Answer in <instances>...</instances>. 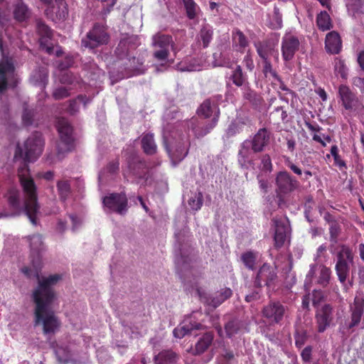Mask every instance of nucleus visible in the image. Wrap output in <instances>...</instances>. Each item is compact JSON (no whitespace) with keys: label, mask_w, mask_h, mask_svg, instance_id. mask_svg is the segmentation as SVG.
<instances>
[{"label":"nucleus","mask_w":364,"mask_h":364,"mask_svg":"<svg viewBox=\"0 0 364 364\" xmlns=\"http://www.w3.org/2000/svg\"><path fill=\"white\" fill-rule=\"evenodd\" d=\"M61 279L60 274L50 275L39 281L33 290L32 299L35 304L34 325H42L45 335H53L60 327V321L52 309L56 299V294L53 287Z\"/></svg>","instance_id":"nucleus-1"},{"label":"nucleus","mask_w":364,"mask_h":364,"mask_svg":"<svg viewBox=\"0 0 364 364\" xmlns=\"http://www.w3.org/2000/svg\"><path fill=\"white\" fill-rule=\"evenodd\" d=\"M18 176L23 188L24 200H21L20 192L11 189L9 192L8 201L11 208L16 212L15 215L25 213L33 225L38 224L37 215L40 213V205L38 203L37 188L33 179L29 173L26 164L18 168ZM14 215V214H12Z\"/></svg>","instance_id":"nucleus-2"},{"label":"nucleus","mask_w":364,"mask_h":364,"mask_svg":"<svg viewBox=\"0 0 364 364\" xmlns=\"http://www.w3.org/2000/svg\"><path fill=\"white\" fill-rule=\"evenodd\" d=\"M275 193L279 208L284 209L289 206V196L299 186V182L286 171H279L275 177Z\"/></svg>","instance_id":"nucleus-3"},{"label":"nucleus","mask_w":364,"mask_h":364,"mask_svg":"<svg viewBox=\"0 0 364 364\" xmlns=\"http://www.w3.org/2000/svg\"><path fill=\"white\" fill-rule=\"evenodd\" d=\"M43 146L44 139L42 134L34 132L26 140L23 147L19 144L17 145L14 158L19 157L23 159L21 167H23L24 164L28 167L27 162L35 161L42 154Z\"/></svg>","instance_id":"nucleus-4"},{"label":"nucleus","mask_w":364,"mask_h":364,"mask_svg":"<svg viewBox=\"0 0 364 364\" xmlns=\"http://www.w3.org/2000/svg\"><path fill=\"white\" fill-rule=\"evenodd\" d=\"M28 240L30 242L32 267H24L21 269V272L28 278H36L38 284L39 281L44 278L41 277L39 273L42 264L41 254L45 250V246L41 235L28 236Z\"/></svg>","instance_id":"nucleus-5"},{"label":"nucleus","mask_w":364,"mask_h":364,"mask_svg":"<svg viewBox=\"0 0 364 364\" xmlns=\"http://www.w3.org/2000/svg\"><path fill=\"white\" fill-rule=\"evenodd\" d=\"M59 141L56 143L57 156L62 159L64 154L74 149L73 128L65 118L58 119L56 124Z\"/></svg>","instance_id":"nucleus-6"},{"label":"nucleus","mask_w":364,"mask_h":364,"mask_svg":"<svg viewBox=\"0 0 364 364\" xmlns=\"http://www.w3.org/2000/svg\"><path fill=\"white\" fill-rule=\"evenodd\" d=\"M175 237L176 240L174 247L175 262L177 269L183 272L189 267L192 248L188 236L184 232L181 231L176 233Z\"/></svg>","instance_id":"nucleus-7"},{"label":"nucleus","mask_w":364,"mask_h":364,"mask_svg":"<svg viewBox=\"0 0 364 364\" xmlns=\"http://www.w3.org/2000/svg\"><path fill=\"white\" fill-rule=\"evenodd\" d=\"M163 144L166 152L175 165L181 161L188 155L191 144L190 141H188V144H186L183 137L180 136L178 139H176L165 134L163 136Z\"/></svg>","instance_id":"nucleus-8"},{"label":"nucleus","mask_w":364,"mask_h":364,"mask_svg":"<svg viewBox=\"0 0 364 364\" xmlns=\"http://www.w3.org/2000/svg\"><path fill=\"white\" fill-rule=\"evenodd\" d=\"M110 36L107 28L99 23L93 25L87 33L85 37L81 40V46L90 50H94L100 46L108 44Z\"/></svg>","instance_id":"nucleus-9"},{"label":"nucleus","mask_w":364,"mask_h":364,"mask_svg":"<svg viewBox=\"0 0 364 364\" xmlns=\"http://www.w3.org/2000/svg\"><path fill=\"white\" fill-rule=\"evenodd\" d=\"M353 264V254L352 250L346 245H341L336 255V264L335 269L339 282L345 284L349 276L350 265Z\"/></svg>","instance_id":"nucleus-10"},{"label":"nucleus","mask_w":364,"mask_h":364,"mask_svg":"<svg viewBox=\"0 0 364 364\" xmlns=\"http://www.w3.org/2000/svg\"><path fill=\"white\" fill-rule=\"evenodd\" d=\"M152 46L156 49L153 53V57L159 61H165L169 55L168 48L175 51L176 45L172 36L161 33H157L152 37Z\"/></svg>","instance_id":"nucleus-11"},{"label":"nucleus","mask_w":364,"mask_h":364,"mask_svg":"<svg viewBox=\"0 0 364 364\" xmlns=\"http://www.w3.org/2000/svg\"><path fill=\"white\" fill-rule=\"evenodd\" d=\"M102 203L107 213H115L120 215H124L129 208L127 197L123 192L112 193L105 196Z\"/></svg>","instance_id":"nucleus-12"},{"label":"nucleus","mask_w":364,"mask_h":364,"mask_svg":"<svg viewBox=\"0 0 364 364\" xmlns=\"http://www.w3.org/2000/svg\"><path fill=\"white\" fill-rule=\"evenodd\" d=\"M277 279V274L275 268L264 263L259 269L253 282L254 288L262 289L264 282L267 287L274 285Z\"/></svg>","instance_id":"nucleus-13"},{"label":"nucleus","mask_w":364,"mask_h":364,"mask_svg":"<svg viewBox=\"0 0 364 364\" xmlns=\"http://www.w3.org/2000/svg\"><path fill=\"white\" fill-rule=\"evenodd\" d=\"M127 164L130 172L139 178H146L149 174L146 161L136 153H130L127 158Z\"/></svg>","instance_id":"nucleus-14"},{"label":"nucleus","mask_w":364,"mask_h":364,"mask_svg":"<svg viewBox=\"0 0 364 364\" xmlns=\"http://www.w3.org/2000/svg\"><path fill=\"white\" fill-rule=\"evenodd\" d=\"M333 308L329 304H325L316 311L317 330L319 333L324 332L331 326L333 320Z\"/></svg>","instance_id":"nucleus-15"},{"label":"nucleus","mask_w":364,"mask_h":364,"mask_svg":"<svg viewBox=\"0 0 364 364\" xmlns=\"http://www.w3.org/2000/svg\"><path fill=\"white\" fill-rule=\"evenodd\" d=\"M286 307L279 301H270L262 310V316L274 323H280L284 316Z\"/></svg>","instance_id":"nucleus-16"},{"label":"nucleus","mask_w":364,"mask_h":364,"mask_svg":"<svg viewBox=\"0 0 364 364\" xmlns=\"http://www.w3.org/2000/svg\"><path fill=\"white\" fill-rule=\"evenodd\" d=\"M338 95L342 105L346 110H356L361 105L358 97L349 87L341 85L338 87Z\"/></svg>","instance_id":"nucleus-17"},{"label":"nucleus","mask_w":364,"mask_h":364,"mask_svg":"<svg viewBox=\"0 0 364 364\" xmlns=\"http://www.w3.org/2000/svg\"><path fill=\"white\" fill-rule=\"evenodd\" d=\"M46 16L53 21L65 20L68 16V9L65 0L62 3L53 2L44 11Z\"/></svg>","instance_id":"nucleus-18"},{"label":"nucleus","mask_w":364,"mask_h":364,"mask_svg":"<svg viewBox=\"0 0 364 364\" xmlns=\"http://www.w3.org/2000/svg\"><path fill=\"white\" fill-rule=\"evenodd\" d=\"M138 40L134 36H126L122 38L114 50L119 59H124L129 55V50L137 47Z\"/></svg>","instance_id":"nucleus-19"},{"label":"nucleus","mask_w":364,"mask_h":364,"mask_svg":"<svg viewBox=\"0 0 364 364\" xmlns=\"http://www.w3.org/2000/svg\"><path fill=\"white\" fill-rule=\"evenodd\" d=\"M255 154L252 149V144L249 139L245 140L240 145L238 152V163L243 168H248L249 166L255 165L252 155Z\"/></svg>","instance_id":"nucleus-20"},{"label":"nucleus","mask_w":364,"mask_h":364,"mask_svg":"<svg viewBox=\"0 0 364 364\" xmlns=\"http://www.w3.org/2000/svg\"><path fill=\"white\" fill-rule=\"evenodd\" d=\"M299 41L293 36H285L282 40V50L284 60H291L299 47Z\"/></svg>","instance_id":"nucleus-21"},{"label":"nucleus","mask_w":364,"mask_h":364,"mask_svg":"<svg viewBox=\"0 0 364 364\" xmlns=\"http://www.w3.org/2000/svg\"><path fill=\"white\" fill-rule=\"evenodd\" d=\"M215 127V121L204 122L198 119H192L190 121L189 127L196 139H200L210 132Z\"/></svg>","instance_id":"nucleus-22"},{"label":"nucleus","mask_w":364,"mask_h":364,"mask_svg":"<svg viewBox=\"0 0 364 364\" xmlns=\"http://www.w3.org/2000/svg\"><path fill=\"white\" fill-rule=\"evenodd\" d=\"M274 224V247L277 249L282 247L287 239V235L289 230L288 222L282 221L281 220L273 219Z\"/></svg>","instance_id":"nucleus-23"},{"label":"nucleus","mask_w":364,"mask_h":364,"mask_svg":"<svg viewBox=\"0 0 364 364\" xmlns=\"http://www.w3.org/2000/svg\"><path fill=\"white\" fill-rule=\"evenodd\" d=\"M269 135L265 128L260 129L254 136L250 142L252 144V149L255 153H259L264 150V148L268 144Z\"/></svg>","instance_id":"nucleus-24"},{"label":"nucleus","mask_w":364,"mask_h":364,"mask_svg":"<svg viewBox=\"0 0 364 364\" xmlns=\"http://www.w3.org/2000/svg\"><path fill=\"white\" fill-rule=\"evenodd\" d=\"M325 48L328 53L331 54H337L340 52L341 40L337 32L331 31L326 35Z\"/></svg>","instance_id":"nucleus-25"},{"label":"nucleus","mask_w":364,"mask_h":364,"mask_svg":"<svg viewBox=\"0 0 364 364\" xmlns=\"http://www.w3.org/2000/svg\"><path fill=\"white\" fill-rule=\"evenodd\" d=\"M214 339L213 331L205 332L202 335L196 343L195 348L193 350V355H197L203 353L212 344Z\"/></svg>","instance_id":"nucleus-26"},{"label":"nucleus","mask_w":364,"mask_h":364,"mask_svg":"<svg viewBox=\"0 0 364 364\" xmlns=\"http://www.w3.org/2000/svg\"><path fill=\"white\" fill-rule=\"evenodd\" d=\"M140 139L141 149L146 155L153 156L156 154L157 145L155 142L153 134H143Z\"/></svg>","instance_id":"nucleus-27"},{"label":"nucleus","mask_w":364,"mask_h":364,"mask_svg":"<svg viewBox=\"0 0 364 364\" xmlns=\"http://www.w3.org/2000/svg\"><path fill=\"white\" fill-rule=\"evenodd\" d=\"M14 18L19 23H26L31 16V11L21 1L15 4L13 11Z\"/></svg>","instance_id":"nucleus-28"},{"label":"nucleus","mask_w":364,"mask_h":364,"mask_svg":"<svg viewBox=\"0 0 364 364\" xmlns=\"http://www.w3.org/2000/svg\"><path fill=\"white\" fill-rule=\"evenodd\" d=\"M205 326L201 324L200 323L197 322H190L188 324L183 325L181 327L176 328L173 331L174 337L177 338H182L186 335L191 333L193 330H204L205 329Z\"/></svg>","instance_id":"nucleus-29"},{"label":"nucleus","mask_w":364,"mask_h":364,"mask_svg":"<svg viewBox=\"0 0 364 364\" xmlns=\"http://www.w3.org/2000/svg\"><path fill=\"white\" fill-rule=\"evenodd\" d=\"M232 295V291L230 288L225 287L218 291L215 296L208 298V303L213 308H216L230 298Z\"/></svg>","instance_id":"nucleus-30"},{"label":"nucleus","mask_w":364,"mask_h":364,"mask_svg":"<svg viewBox=\"0 0 364 364\" xmlns=\"http://www.w3.org/2000/svg\"><path fill=\"white\" fill-rule=\"evenodd\" d=\"M178 355L171 350H163L154 358L155 364H174Z\"/></svg>","instance_id":"nucleus-31"},{"label":"nucleus","mask_w":364,"mask_h":364,"mask_svg":"<svg viewBox=\"0 0 364 364\" xmlns=\"http://www.w3.org/2000/svg\"><path fill=\"white\" fill-rule=\"evenodd\" d=\"M36 27L37 33L41 36V45H43L44 41L51 39L53 37V30L41 18L36 20Z\"/></svg>","instance_id":"nucleus-32"},{"label":"nucleus","mask_w":364,"mask_h":364,"mask_svg":"<svg viewBox=\"0 0 364 364\" xmlns=\"http://www.w3.org/2000/svg\"><path fill=\"white\" fill-rule=\"evenodd\" d=\"M346 6L348 14L355 18L364 14V0H348Z\"/></svg>","instance_id":"nucleus-33"},{"label":"nucleus","mask_w":364,"mask_h":364,"mask_svg":"<svg viewBox=\"0 0 364 364\" xmlns=\"http://www.w3.org/2000/svg\"><path fill=\"white\" fill-rule=\"evenodd\" d=\"M37 111L35 108L29 107L28 104H23V110L22 113V123L26 127L33 124Z\"/></svg>","instance_id":"nucleus-34"},{"label":"nucleus","mask_w":364,"mask_h":364,"mask_svg":"<svg viewBox=\"0 0 364 364\" xmlns=\"http://www.w3.org/2000/svg\"><path fill=\"white\" fill-rule=\"evenodd\" d=\"M232 69V74L230 79L232 83L237 86L241 87L247 82V76L243 73L242 67L240 65H236L235 68H231Z\"/></svg>","instance_id":"nucleus-35"},{"label":"nucleus","mask_w":364,"mask_h":364,"mask_svg":"<svg viewBox=\"0 0 364 364\" xmlns=\"http://www.w3.org/2000/svg\"><path fill=\"white\" fill-rule=\"evenodd\" d=\"M257 255L253 251H247L241 255L240 259L244 265L250 270H254L256 267V261Z\"/></svg>","instance_id":"nucleus-36"},{"label":"nucleus","mask_w":364,"mask_h":364,"mask_svg":"<svg viewBox=\"0 0 364 364\" xmlns=\"http://www.w3.org/2000/svg\"><path fill=\"white\" fill-rule=\"evenodd\" d=\"M316 23L318 28L323 31L330 30L333 26L330 16L326 11H321L317 16Z\"/></svg>","instance_id":"nucleus-37"},{"label":"nucleus","mask_w":364,"mask_h":364,"mask_svg":"<svg viewBox=\"0 0 364 364\" xmlns=\"http://www.w3.org/2000/svg\"><path fill=\"white\" fill-rule=\"evenodd\" d=\"M143 60L139 58L132 57L128 59V63L125 64L127 68L133 72V74H140L144 72Z\"/></svg>","instance_id":"nucleus-38"},{"label":"nucleus","mask_w":364,"mask_h":364,"mask_svg":"<svg viewBox=\"0 0 364 364\" xmlns=\"http://www.w3.org/2000/svg\"><path fill=\"white\" fill-rule=\"evenodd\" d=\"M199 117H203L205 119L209 118L213 113L212 102L210 99H207L200 105L196 111Z\"/></svg>","instance_id":"nucleus-39"},{"label":"nucleus","mask_w":364,"mask_h":364,"mask_svg":"<svg viewBox=\"0 0 364 364\" xmlns=\"http://www.w3.org/2000/svg\"><path fill=\"white\" fill-rule=\"evenodd\" d=\"M213 36V29L208 26H203L199 33V37L203 43V47L206 48L208 47Z\"/></svg>","instance_id":"nucleus-40"},{"label":"nucleus","mask_w":364,"mask_h":364,"mask_svg":"<svg viewBox=\"0 0 364 364\" xmlns=\"http://www.w3.org/2000/svg\"><path fill=\"white\" fill-rule=\"evenodd\" d=\"M57 189L60 198L65 201L71 193V187L68 181H58L57 182Z\"/></svg>","instance_id":"nucleus-41"},{"label":"nucleus","mask_w":364,"mask_h":364,"mask_svg":"<svg viewBox=\"0 0 364 364\" xmlns=\"http://www.w3.org/2000/svg\"><path fill=\"white\" fill-rule=\"evenodd\" d=\"M257 52L259 56L263 60H266L269 59V56L272 55L274 52L273 47L269 43H258L256 46Z\"/></svg>","instance_id":"nucleus-42"},{"label":"nucleus","mask_w":364,"mask_h":364,"mask_svg":"<svg viewBox=\"0 0 364 364\" xmlns=\"http://www.w3.org/2000/svg\"><path fill=\"white\" fill-rule=\"evenodd\" d=\"M59 80L61 84L70 85L80 84V78L70 71H65L62 73L60 76Z\"/></svg>","instance_id":"nucleus-43"},{"label":"nucleus","mask_w":364,"mask_h":364,"mask_svg":"<svg viewBox=\"0 0 364 364\" xmlns=\"http://www.w3.org/2000/svg\"><path fill=\"white\" fill-rule=\"evenodd\" d=\"M309 338L307 331L298 328L294 333L295 345L297 348H301L304 346Z\"/></svg>","instance_id":"nucleus-44"},{"label":"nucleus","mask_w":364,"mask_h":364,"mask_svg":"<svg viewBox=\"0 0 364 364\" xmlns=\"http://www.w3.org/2000/svg\"><path fill=\"white\" fill-rule=\"evenodd\" d=\"M243 97L255 107L260 106L263 101L262 97L251 89H247Z\"/></svg>","instance_id":"nucleus-45"},{"label":"nucleus","mask_w":364,"mask_h":364,"mask_svg":"<svg viewBox=\"0 0 364 364\" xmlns=\"http://www.w3.org/2000/svg\"><path fill=\"white\" fill-rule=\"evenodd\" d=\"M188 203L193 210L197 211L200 210L203 203V193L200 191L194 193V195L188 199Z\"/></svg>","instance_id":"nucleus-46"},{"label":"nucleus","mask_w":364,"mask_h":364,"mask_svg":"<svg viewBox=\"0 0 364 364\" xmlns=\"http://www.w3.org/2000/svg\"><path fill=\"white\" fill-rule=\"evenodd\" d=\"M58 360L65 364L71 358V353L67 347L59 346L55 349Z\"/></svg>","instance_id":"nucleus-47"},{"label":"nucleus","mask_w":364,"mask_h":364,"mask_svg":"<svg viewBox=\"0 0 364 364\" xmlns=\"http://www.w3.org/2000/svg\"><path fill=\"white\" fill-rule=\"evenodd\" d=\"M240 322L237 319H232L225 325L227 336L231 338L236 334L240 328Z\"/></svg>","instance_id":"nucleus-48"},{"label":"nucleus","mask_w":364,"mask_h":364,"mask_svg":"<svg viewBox=\"0 0 364 364\" xmlns=\"http://www.w3.org/2000/svg\"><path fill=\"white\" fill-rule=\"evenodd\" d=\"M331 271L330 268L322 266L320 270V274L318 279V282L323 287H326L331 279Z\"/></svg>","instance_id":"nucleus-49"},{"label":"nucleus","mask_w":364,"mask_h":364,"mask_svg":"<svg viewBox=\"0 0 364 364\" xmlns=\"http://www.w3.org/2000/svg\"><path fill=\"white\" fill-rule=\"evenodd\" d=\"M213 59L215 66L232 68L230 59L225 58L222 53H214Z\"/></svg>","instance_id":"nucleus-50"},{"label":"nucleus","mask_w":364,"mask_h":364,"mask_svg":"<svg viewBox=\"0 0 364 364\" xmlns=\"http://www.w3.org/2000/svg\"><path fill=\"white\" fill-rule=\"evenodd\" d=\"M232 40L242 48H245L248 45L246 36L239 29H235V31H233Z\"/></svg>","instance_id":"nucleus-51"},{"label":"nucleus","mask_w":364,"mask_h":364,"mask_svg":"<svg viewBox=\"0 0 364 364\" xmlns=\"http://www.w3.org/2000/svg\"><path fill=\"white\" fill-rule=\"evenodd\" d=\"M311 294V299L312 301L313 306L318 309H319L321 303L324 299V293L321 290L314 289Z\"/></svg>","instance_id":"nucleus-52"},{"label":"nucleus","mask_w":364,"mask_h":364,"mask_svg":"<svg viewBox=\"0 0 364 364\" xmlns=\"http://www.w3.org/2000/svg\"><path fill=\"white\" fill-rule=\"evenodd\" d=\"M187 16L189 19H193L196 16L197 4L193 0H183Z\"/></svg>","instance_id":"nucleus-53"},{"label":"nucleus","mask_w":364,"mask_h":364,"mask_svg":"<svg viewBox=\"0 0 364 364\" xmlns=\"http://www.w3.org/2000/svg\"><path fill=\"white\" fill-rule=\"evenodd\" d=\"M341 232V228L338 223H333L332 225H331L329 228L331 242H332L334 244L337 243L338 237L340 235Z\"/></svg>","instance_id":"nucleus-54"},{"label":"nucleus","mask_w":364,"mask_h":364,"mask_svg":"<svg viewBox=\"0 0 364 364\" xmlns=\"http://www.w3.org/2000/svg\"><path fill=\"white\" fill-rule=\"evenodd\" d=\"M52 96L55 100H60L68 97L70 92L65 87H58L53 90Z\"/></svg>","instance_id":"nucleus-55"},{"label":"nucleus","mask_w":364,"mask_h":364,"mask_svg":"<svg viewBox=\"0 0 364 364\" xmlns=\"http://www.w3.org/2000/svg\"><path fill=\"white\" fill-rule=\"evenodd\" d=\"M351 309L362 313L363 314L364 311V296L363 294H359L355 296L353 301V305L351 306Z\"/></svg>","instance_id":"nucleus-56"},{"label":"nucleus","mask_w":364,"mask_h":364,"mask_svg":"<svg viewBox=\"0 0 364 364\" xmlns=\"http://www.w3.org/2000/svg\"><path fill=\"white\" fill-rule=\"evenodd\" d=\"M261 170L262 171L272 172V164L269 154H264L261 158Z\"/></svg>","instance_id":"nucleus-57"},{"label":"nucleus","mask_w":364,"mask_h":364,"mask_svg":"<svg viewBox=\"0 0 364 364\" xmlns=\"http://www.w3.org/2000/svg\"><path fill=\"white\" fill-rule=\"evenodd\" d=\"M351 315H350V323L348 325V328H353L355 326H357L360 322L363 314L360 313L353 309L350 308Z\"/></svg>","instance_id":"nucleus-58"},{"label":"nucleus","mask_w":364,"mask_h":364,"mask_svg":"<svg viewBox=\"0 0 364 364\" xmlns=\"http://www.w3.org/2000/svg\"><path fill=\"white\" fill-rule=\"evenodd\" d=\"M263 73L265 75L269 73L272 76L277 80H280V77L277 75V72L272 69L270 60H263Z\"/></svg>","instance_id":"nucleus-59"},{"label":"nucleus","mask_w":364,"mask_h":364,"mask_svg":"<svg viewBox=\"0 0 364 364\" xmlns=\"http://www.w3.org/2000/svg\"><path fill=\"white\" fill-rule=\"evenodd\" d=\"M74 63V59L70 55H67L64 60H60L58 63V68L61 70H65L71 67Z\"/></svg>","instance_id":"nucleus-60"},{"label":"nucleus","mask_w":364,"mask_h":364,"mask_svg":"<svg viewBox=\"0 0 364 364\" xmlns=\"http://www.w3.org/2000/svg\"><path fill=\"white\" fill-rule=\"evenodd\" d=\"M331 154L333 156L335 164L339 166H346L345 162L338 155V149L336 145H333L331 148Z\"/></svg>","instance_id":"nucleus-61"},{"label":"nucleus","mask_w":364,"mask_h":364,"mask_svg":"<svg viewBox=\"0 0 364 364\" xmlns=\"http://www.w3.org/2000/svg\"><path fill=\"white\" fill-rule=\"evenodd\" d=\"M257 179L258 181L260 189L264 193H267L269 189L268 181L263 177V175L262 173H259L257 176Z\"/></svg>","instance_id":"nucleus-62"},{"label":"nucleus","mask_w":364,"mask_h":364,"mask_svg":"<svg viewBox=\"0 0 364 364\" xmlns=\"http://www.w3.org/2000/svg\"><path fill=\"white\" fill-rule=\"evenodd\" d=\"M313 348L311 346H308L305 347L301 353V357L304 362L309 363L310 362L311 359V353H312Z\"/></svg>","instance_id":"nucleus-63"},{"label":"nucleus","mask_w":364,"mask_h":364,"mask_svg":"<svg viewBox=\"0 0 364 364\" xmlns=\"http://www.w3.org/2000/svg\"><path fill=\"white\" fill-rule=\"evenodd\" d=\"M261 289L255 288V289L250 294L246 295L245 301L247 302H251L257 301L260 299Z\"/></svg>","instance_id":"nucleus-64"}]
</instances>
